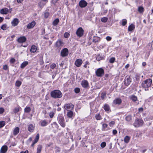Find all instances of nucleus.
<instances>
[{
    "label": "nucleus",
    "mask_w": 153,
    "mask_h": 153,
    "mask_svg": "<svg viewBox=\"0 0 153 153\" xmlns=\"http://www.w3.org/2000/svg\"><path fill=\"white\" fill-rule=\"evenodd\" d=\"M51 97L54 98H60L62 96L61 92L59 90H54L51 93Z\"/></svg>",
    "instance_id": "1"
},
{
    "label": "nucleus",
    "mask_w": 153,
    "mask_h": 153,
    "mask_svg": "<svg viewBox=\"0 0 153 153\" xmlns=\"http://www.w3.org/2000/svg\"><path fill=\"white\" fill-rule=\"evenodd\" d=\"M64 107L65 109L68 111H69L67 112V115H73V112L71 111V110L74 107V105L73 104L69 103L65 104Z\"/></svg>",
    "instance_id": "2"
},
{
    "label": "nucleus",
    "mask_w": 153,
    "mask_h": 153,
    "mask_svg": "<svg viewBox=\"0 0 153 153\" xmlns=\"http://www.w3.org/2000/svg\"><path fill=\"white\" fill-rule=\"evenodd\" d=\"M151 79H149L145 80L142 84V86L144 88H148L150 87L152 83Z\"/></svg>",
    "instance_id": "3"
},
{
    "label": "nucleus",
    "mask_w": 153,
    "mask_h": 153,
    "mask_svg": "<svg viewBox=\"0 0 153 153\" xmlns=\"http://www.w3.org/2000/svg\"><path fill=\"white\" fill-rule=\"evenodd\" d=\"M143 120L137 118L133 124V126L135 127H138L142 126L143 123Z\"/></svg>",
    "instance_id": "4"
},
{
    "label": "nucleus",
    "mask_w": 153,
    "mask_h": 153,
    "mask_svg": "<svg viewBox=\"0 0 153 153\" xmlns=\"http://www.w3.org/2000/svg\"><path fill=\"white\" fill-rule=\"evenodd\" d=\"M96 75L98 77H101L104 74V70L102 68L98 69L96 71Z\"/></svg>",
    "instance_id": "5"
},
{
    "label": "nucleus",
    "mask_w": 153,
    "mask_h": 153,
    "mask_svg": "<svg viewBox=\"0 0 153 153\" xmlns=\"http://www.w3.org/2000/svg\"><path fill=\"white\" fill-rule=\"evenodd\" d=\"M58 120L61 126L63 127L65 126L64 123V119L62 115H59L58 117Z\"/></svg>",
    "instance_id": "6"
},
{
    "label": "nucleus",
    "mask_w": 153,
    "mask_h": 153,
    "mask_svg": "<svg viewBox=\"0 0 153 153\" xmlns=\"http://www.w3.org/2000/svg\"><path fill=\"white\" fill-rule=\"evenodd\" d=\"M64 43L61 39L58 40L55 43V46L58 49H60L63 45Z\"/></svg>",
    "instance_id": "7"
},
{
    "label": "nucleus",
    "mask_w": 153,
    "mask_h": 153,
    "mask_svg": "<svg viewBox=\"0 0 153 153\" xmlns=\"http://www.w3.org/2000/svg\"><path fill=\"white\" fill-rule=\"evenodd\" d=\"M83 32L84 30L83 29L82 27H80L77 30L76 34L78 36L81 37L83 36Z\"/></svg>",
    "instance_id": "8"
},
{
    "label": "nucleus",
    "mask_w": 153,
    "mask_h": 153,
    "mask_svg": "<svg viewBox=\"0 0 153 153\" xmlns=\"http://www.w3.org/2000/svg\"><path fill=\"white\" fill-rule=\"evenodd\" d=\"M131 79L130 76H127L124 80V84L128 86L129 85L131 82Z\"/></svg>",
    "instance_id": "9"
},
{
    "label": "nucleus",
    "mask_w": 153,
    "mask_h": 153,
    "mask_svg": "<svg viewBox=\"0 0 153 153\" xmlns=\"http://www.w3.org/2000/svg\"><path fill=\"white\" fill-rule=\"evenodd\" d=\"M68 50L67 48L63 49L61 52V55L63 57L66 56L68 54Z\"/></svg>",
    "instance_id": "10"
},
{
    "label": "nucleus",
    "mask_w": 153,
    "mask_h": 153,
    "mask_svg": "<svg viewBox=\"0 0 153 153\" xmlns=\"http://www.w3.org/2000/svg\"><path fill=\"white\" fill-rule=\"evenodd\" d=\"M87 3L84 0H82L79 1V5L82 8L85 7L87 5Z\"/></svg>",
    "instance_id": "11"
},
{
    "label": "nucleus",
    "mask_w": 153,
    "mask_h": 153,
    "mask_svg": "<svg viewBox=\"0 0 153 153\" xmlns=\"http://www.w3.org/2000/svg\"><path fill=\"white\" fill-rule=\"evenodd\" d=\"M82 61L81 59H77L75 61L74 64L77 67H79L82 63Z\"/></svg>",
    "instance_id": "12"
},
{
    "label": "nucleus",
    "mask_w": 153,
    "mask_h": 153,
    "mask_svg": "<svg viewBox=\"0 0 153 153\" xmlns=\"http://www.w3.org/2000/svg\"><path fill=\"white\" fill-rule=\"evenodd\" d=\"M8 149L7 146L6 145H4L2 146L0 150V153H6Z\"/></svg>",
    "instance_id": "13"
},
{
    "label": "nucleus",
    "mask_w": 153,
    "mask_h": 153,
    "mask_svg": "<svg viewBox=\"0 0 153 153\" xmlns=\"http://www.w3.org/2000/svg\"><path fill=\"white\" fill-rule=\"evenodd\" d=\"M36 25V22L33 21L29 23L27 25V28L28 29L32 28L35 26Z\"/></svg>",
    "instance_id": "14"
},
{
    "label": "nucleus",
    "mask_w": 153,
    "mask_h": 153,
    "mask_svg": "<svg viewBox=\"0 0 153 153\" xmlns=\"http://www.w3.org/2000/svg\"><path fill=\"white\" fill-rule=\"evenodd\" d=\"M81 84L82 87L84 88H87L89 86L88 83L86 80H84L82 81Z\"/></svg>",
    "instance_id": "15"
},
{
    "label": "nucleus",
    "mask_w": 153,
    "mask_h": 153,
    "mask_svg": "<svg viewBox=\"0 0 153 153\" xmlns=\"http://www.w3.org/2000/svg\"><path fill=\"white\" fill-rule=\"evenodd\" d=\"M9 12V10L7 8H4L1 10L0 13L3 14H6Z\"/></svg>",
    "instance_id": "16"
},
{
    "label": "nucleus",
    "mask_w": 153,
    "mask_h": 153,
    "mask_svg": "<svg viewBox=\"0 0 153 153\" xmlns=\"http://www.w3.org/2000/svg\"><path fill=\"white\" fill-rule=\"evenodd\" d=\"M26 40V37L24 36L20 37L17 39L18 42L20 43H22L25 42Z\"/></svg>",
    "instance_id": "17"
},
{
    "label": "nucleus",
    "mask_w": 153,
    "mask_h": 153,
    "mask_svg": "<svg viewBox=\"0 0 153 153\" xmlns=\"http://www.w3.org/2000/svg\"><path fill=\"white\" fill-rule=\"evenodd\" d=\"M122 100L120 98L115 99L113 101V103L115 105H120L122 103Z\"/></svg>",
    "instance_id": "18"
},
{
    "label": "nucleus",
    "mask_w": 153,
    "mask_h": 153,
    "mask_svg": "<svg viewBox=\"0 0 153 153\" xmlns=\"http://www.w3.org/2000/svg\"><path fill=\"white\" fill-rule=\"evenodd\" d=\"M19 23V20L18 19L15 18L11 22L12 25L13 26L15 27L17 26Z\"/></svg>",
    "instance_id": "19"
},
{
    "label": "nucleus",
    "mask_w": 153,
    "mask_h": 153,
    "mask_svg": "<svg viewBox=\"0 0 153 153\" xmlns=\"http://www.w3.org/2000/svg\"><path fill=\"white\" fill-rule=\"evenodd\" d=\"M129 98L133 102H135L137 100V97L134 95H131L129 97Z\"/></svg>",
    "instance_id": "20"
},
{
    "label": "nucleus",
    "mask_w": 153,
    "mask_h": 153,
    "mask_svg": "<svg viewBox=\"0 0 153 153\" xmlns=\"http://www.w3.org/2000/svg\"><path fill=\"white\" fill-rule=\"evenodd\" d=\"M19 128L18 127L15 128L13 131V134L14 135H16L19 133Z\"/></svg>",
    "instance_id": "21"
},
{
    "label": "nucleus",
    "mask_w": 153,
    "mask_h": 153,
    "mask_svg": "<svg viewBox=\"0 0 153 153\" xmlns=\"http://www.w3.org/2000/svg\"><path fill=\"white\" fill-rule=\"evenodd\" d=\"M37 49V47L35 45H32L30 51L31 52L35 53V52Z\"/></svg>",
    "instance_id": "22"
},
{
    "label": "nucleus",
    "mask_w": 153,
    "mask_h": 153,
    "mask_svg": "<svg viewBox=\"0 0 153 153\" xmlns=\"http://www.w3.org/2000/svg\"><path fill=\"white\" fill-rule=\"evenodd\" d=\"M34 126L32 124H30L29 125L28 127V130L30 132H32L34 130Z\"/></svg>",
    "instance_id": "23"
},
{
    "label": "nucleus",
    "mask_w": 153,
    "mask_h": 153,
    "mask_svg": "<svg viewBox=\"0 0 153 153\" xmlns=\"http://www.w3.org/2000/svg\"><path fill=\"white\" fill-rule=\"evenodd\" d=\"M135 28V26L133 24H131L128 27V30L129 31H132Z\"/></svg>",
    "instance_id": "24"
},
{
    "label": "nucleus",
    "mask_w": 153,
    "mask_h": 153,
    "mask_svg": "<svg viewBox=\"0 0 153 153\" xmlns=\"http://www.w3.org/2000/svg\"><path fill=\"white\" fill-rule=\"evenodd\" d=\"M48 123L45 120H42L41 122V126H45L47 125Z\"/></svg>",
    "instance_id": "25"
},
{
    "label": "nucleus",
    "mask_w": 153,
    "mask_h": 153,
    "mask_svg": "<svg viewBox=\"0 0 153 153\" xmlns=\"http://www.w3.org/2000/svg\"><path fill=\"white\" fill-rule=\"evenodd\" d=\"M28 64V62L27 61H25L21 64L20 67L21 68H23L27 65Z\"/></svg>",
    "instance_id": "26"
},
{
    "label": "nucleus",
    "mask_w": 153,
    "mask_h": 153,
    "mask_svg": "<svg viewBox=\"0 0 153 153\" xmlns=\"http://www.w3.org/2000/svg\"><path fill=\"white\" fill-rule=\"evenodd\" d=\"M130 137L128 136H126L124 138V140L125 143H128L130 140Z\"/></svg>",
    "instance_id": "27"
},
{
    "label": "nucleus",
    "mask_w": 153,
    "mask_h": 153,
    "mask_svg": "<svg viewBox=\"0 0 153 153\" xmlns=\"http://www.w3.org/2000/svg\"><path fill=\"white\" fill-rule=\"evenodd\" d=\"M42 148V145H39L37 148L36 153H40Z\"/></svg>",
    "instance_id": "28"
},
{
    "label": "nucleus",
    "mask_w": 153,
    "mask_h": 153,
    "mask_svg": "<svg viewBox=\"0 0 153 153\" xmlns=\"http://www.w3.org/2000/svg\"><path fill=\"white\" fill-rule=\"evenodd\" d=\"M59 22V20L57 18L53 22V25L55 26L57 25Z\"/></svg>",
    "instance_id": "29"
},
{
    "label": "nucleus",
    "mask_w": 153,
    "mask_h": 153,
    "mask_svg": "<svg viewBox=\"0 0 153 153\" xmlns=\"http://www.w3.org/2000/svg\"><path fill=\"white\" fill-rule=\"evenodd\" d=\"M125 119L126 121H130L132 120V117L131 115H127L125 117Z\"/></svg>",
    "instance_id": "30"
},
{
    "label": "nucleus",
    "mask_w": 153,
    "mask_h": 153,
    "mask_svg": "<svg viewBox=\"0 0 153 153\" xmlns=\"http://www.w3.org/2000/svg\"><path fill=\"white\" fill-rule=\"evenodd\" d=\"M104 109L106 111H108L110 109L109 105L107 104H105L104 107Z\"/></svg>",
    "instance_id": "31"
},
{
    "label": "nucleus",
    "mask_w": 153,
    "mask_h": 153,
    "mask_svg": "<svg viewBox=\"0 0 153 153\" xmlns=\"http://www.w3.org/2000/svg\"><path fill=\"white\" fill-rule=\"evenodd\" d=\"M31 110V109L29 107H26L25 109V111L26 113H29Z\"/></svg>",
    "instance_id": "32"
},
{
    "label": "nucleus",
    "mask_w": 153,
    "mask_h": 153,
    "mask_svg": "<svg viewBox=\"0 0 153 153\" xmlns=\"http://www.w3.org/2000/svg\"><path fill=\"white\" fill-rule=\"evenodd\" d=\"M5 124V122L4 121L0 122V128H1L4 126Z\"/></svg>",
    "instance_id": "33"
},
{
    "label": "nucleus",
    "mask_w": 153,
    "mask_h": 153,
    "mask_svg": "<svg viewBox=\"0 0 153 153\" xmlns=\"http://www.w3.org/2000/svg\"><path fill=\"white\" fill-rule=\"evenodd\" d=\"M39 138V134H38L36 135L35 137V140L34 141L35 143H36L38 141Z\"/></svg>",
    "instance_id": "34"
},
{
    "label": "nucleus",
    "mask_w": 153,
    "mask_h": 153,
    "mask_svg": "<svg viewBox=\"0 0 153 153\" xmlns=\"http://www.w3.org/2000/svg\"><path fill=\"white\" fill-rule=\"evenodd\" d=\"M1 28L4 30H6L7 28V25L6 24L3 25L1 26Z\"/></svg>",
    "instance_id": "35"
},
{
    "label": "nucleus",
    "mask_w": 153,
    "mask_h": 153,
    "mask_svg": "<svg viewBox=\"0 0 153 153\" xmlns=\"http://www.w3.org/2000/svg\"><path fill=\"white\" fill-rule=\"evenodd\" d=\"M115 57H112L110 59L109 62L111 63H113L115 62Z\"/></svg>",
    "instance_id": "36"
},
{
    "label": "nucleus",
    "mask_w": 153,
    "mask_h": 153,
    "mask_svg": "<svg viewBox=\"0 0 153 153\" xmlns=\"http://www.w3.org/2000/svg\"><path fill=\"white\" fill-rule=\"evenodd\" d=\"M101 21L103 22H106L108 18L106 17H103L101 19Z\"/></svg>",
    "instance_id": "37"
},
{
    "label": "nucleus",
    "mask_w": 153,
    "mask_h": 153,
    "mask_svg": "<svg viewBox=\"0 0 153 153\" xmlns=\"http://www.w3.org/2000/svg\"><path fill=\"white\" fill-rule=\"evenodd\" d=\"M22 83L19 81H17L16 83V85L17 87H19L21 85Z\"/></svg>",
    "instance_id": "38"
},
{
    "label": "nucleus",
    "mask_w": 153,
    "mask_h": 153,
    "mask_svg": "<svg viewBox=\"0 0 153 153\" xmlns=\"http://www.w3.org/2000/svg\"><path fill=\"white\" fill-rule=\"evenodd\" d=\"M106 93L105 92H103L101 94V97L102 99H103L106 96Z\"/></svg>",
    "instance_id": "39"
},
{
    "label": "nucleus",
    "mask_w": 153,
    "mask_h": 153,
    "mask_svg": "<svg viewBox=\"0 0 153 153\" xmlns=\"http://www.w3.org/2000/svg\"><path fill=\"white\" fill-rule=\"evenodd\" d=\"M19 108L18 107L16 108L13 111L15 114H16L19 111Z\"/></svg>",
    "instance_id": "40"
},
{
    "label": "nucleus",
    "mask_w": 153,
    "mask_h": 153,
    "mask_svg": "<svg viewBox=\"0 0 153 153\" xmlns=\"http://www.w3.org/2000/svg\"><path fill=\"white\" fill-rule=\"evenodd\" d=\"M108 126V125L107 124L105 123H103L102 125V131H104L105 130V128H106Z\"/></svg>",
    "instance_id": "41"
},
{
    "label": "nucleus",
    "mask_w": 153,
    "mask_h": 153,
    "mask_svg": "<svg viewBox=\"0 0 153 153\" xmlns=\"http://www.w3.org/2000/svg\"><path fill=\"white\" fill-rule=\"evenodd\" d=\"M99 39L97 37H95L93 39V41L94 42H98L99 41Z\"/></svg>",
    "instance_id": "42"
},
{
    "label": "nucleus",
    "mask_w": 153,
    "mask_h": 153,
    "mask_svg": "<svg viewBox=\"0 0 153 153\" xmlns=\"http://www.w3.org/2000/svg\"><path fill=\"white\" fill-rule=\"evenodd\" d=\"M138 11L140 13H142L143 11V8L141 7H139L138 8Z\"/></svg>",
    "instance_id": "43"
},
{
    "label": "nucleus",
    "mask_w": 153,
    "mask_h": 153,
    "mask_svg": "<svg viewBox=\"0 0 153 153\" xmlns=\"http://www.w3.org/2000/svg\"><path fill=\"white\" fill-rule=\"evenodd\" d=\"M127 23V20L126 19H123L122 20V25L123 26H125Z\"/></svg>",
    "instance_id": "44"
},
{
    "label": "nucleus",
    "mask_w": 153,
    "mask_h": 153,
    "mask_svg": "<svg viewBox=\"0 0 153 153\" xmlns=\"http://www.w3.org/2000/svg\"><path fill=\"white\" fill-rule=\"evenodd\" d=\"M80 89L78 88H76L74 89V92L76 93H78L80 92Z\"/></svg>",
    "instance_id": "45"
},
{
    "label": "nucleus",
    "mask_w": 153,
    "mask_h": 153,
    "mask_svg": "<svg viewBox=\"0 0 153 153\" xmlns=\"http://www.w3.org/2000/svg\"><path fill=\"white\" fill-rule=\"evenodd\" d=\"M101 146L102 148H104L105 147L106 145V143L104 142L101 143Z\"/></svg>",
    "instance_id": "46"
},
{
    "label": "nucleus",
    "mask_w": 153,
    "mask_h": 153,
    "mask_svg": "<svg viewBox=\"0 0 153 153\" xmlns=\"http://www.w3.org/2000/svg\"><path fill=\"white\" fill-rule=\"evenodd\" d=\"M96 58V59L97 61H100L102 59V57L100 56V55H98L97 56Z\"/></svg>",
    "instance_id": "47"
},
{
    "label": "nucleus",
    "mask_w": 153,
    "mask_h": 153,
    "mask_svg": "<svg viewBox=\"0 0 153 153\" xmlns=\"http://www.w3.org/2000/svg\"><path fill=\"white\" fill-rule=\"evenodd\" d=\"M69 36L70 34L68 33L67 32L65 33L64 34V36L65 38H68L69 37Z\"/></svg>",
    "instance_id": "48"
},
{
    "label": "nucleus",
    "mask_w": 153,
    "mask_h": 153,
    "mask_svg": "<svg viewBox=\"0 0 153 153\" xmlns=\"http://www.w3.org/2000/svg\"><path fill=\"white\" fill-rule=\"evenodd\" d=\"M95 118L97 120H100L102 118L101 115H95Z\"/></svg>",
    "instance_id": "49"
},
{
    "label": "nucleus",
    "mask_w": 153,
    "mask_h": 153,
    "mask_svg": "<svg viewBox=\"0 0 153 153\" xmlns=\"http://www.w3.org/2000/svg\"><path fill=\"white\" fill-rule=\"evenodd\" d=\"M56 67V65L54 63H52L50 65V67L52 69H53Z\"/></svg>",
    "instance_id": "50"
},
{
    "label": "nucleus",
    "mask_w": 153,
    "mask_h": 153,
    "mask_svg": "<svg viewBox=\"0 0 153 153\" xmlns=\"http://www.w3.org/2000/svg\"><path fill=\"white\" fill-rule=\"evenodd\" d=\"M15 61L16 60L14 58H12L10 59V62L11 63L13 64L15 62Z\"/></svg>",
    "instance_id": "51"
},
{
    "label": "nucleus",
    "mask_w": 153,
    "mask_h": 153,
    "mask_svg": "<svg viewBox=\"0 0 153 153\" xmlns=\"http://www.w3.org/2000/svg\"><path fill=\"white\" fill-rule=\"evenodd\" d=\"M49 16V13L48 12H46L45 13V17L46 18H47Z\"/></svg>",
    "instance_id": "52"
},
{
    "label": "nucleus",
    "mask_w": 153,
    "mask_h": 153,
    "mask_svg": "<svg viewBox=\"0 0 153 153\" xmlns=\"http://www.w3.org/2000/svg\"><path fill=\"white\" fill-rule=\"evenodd\" d=\"M4 111V109L2 108H0V114H2Z\"/></svg>",
    "instance_id": "53"
},
{
    "label": "nucleus",
    "mask_w": 153,
    "mask_h": 153,
    "mask_svg": "<svg viewBox=\"0 0 153 153\" xmlns=\"http://www.w3.org/2000/svg\"><path fill=\"white\" fill-rule=\"evenodd\" d=\"M111 38L109 36H107L106 37V39L108 41H110L111 40Z\"/></svg>",
    "instance_id": "54"
},
{
    "label": "nucleus",
    "mask_w": 153,
    "mask_h": 153,
    "mask_svg": "<svg viewBox=\"0 0 153 153\" xmlns=\"http://www.w3.org/2000/svg\"><path fill=\"white\" fill-rule=\"evenodd\" d=\"M8 68V66L7 65H4L3 67V69L4 70H7Z\"/></svg>",
    "instance_id": "55"
},
{
    "label": "nucleus",
    "mask_w": 153,
    "mask_h": 153,
    "mask_svg": "<svg viewBox=\"0 0 153 153\" xmlns=\"http://www.w3.org/2000/svg\"><path fill=\"white\" fill-rule=\"evenodd\" d=\"M153 117H151L150 118L149 117H148L147 118L145 119V120H152V119Z\"/></svg>",
    "instance_id": "56"
},
{
    "label": "nucleus",
    "mask_w": 153,
    "mask_h": 153,
    "mask_svg": "<svg viewBox=\"0 0 153 153\" xmlns=\"http://www.w3.org/2000/svg\"><path fill=\"white\" fill-rule=\"evenodd\" d=\"M117 133V131L116 130L114 129V130H113V134H114L115 135V134H116Z\"/></svg>",
    "instance_id": "57"
},
{
    "label": "nucleus",
    "mask_w": 153,
    "mask_h": 153,
    "mask_svg": "<svg viewBox=\"0 0 153 153\" xmlns=\"http://www.w3.org/2000/svg\"><path fill=\"white\" fill-rule=\"evenodd\" d=\"M114 123V121H111L109 123V125L110 126H112Z\"/></svg>",
    "instance_id": "58"
},
{
    "label": "nucleus",
    "mask_w": 153,
    "mask_h": 153,
    "mask_svg": "<svg viewBox=\"0 0 153 153\" xmlns=\"http://www.w3.org/2000/svg\"><path fill=\"white\" fill-rule=\"evenodd\" d=\"M143 109L142 108H140L138 109L139 112H142L143 111Z\"/></svg>",
    "instance_id": "59"
},
{
    "label": "nucleus",
    "mask_w": 153,
    "mask_h": 153,
    "mask_svg": "<svg viewBox=\"0 0 153 153\" xmlns=\"http://www.w3.org/2000/svg\"><path fill=\"white\" fill-rule=\"evenodd\" d=\"M52 125H54L55 127H56L57 126V124L56 122H54L52 124H51Z\"/></svg>",
    "instance_id": "60"
},
{
    "label": "nucleus",
    "mask_w": 153,
    "mask_h": 153,
    "mask_svg": "<svg viewBox=\"0 0 153 153\" xmlns=\"http://www.w3.org/2000/svg\"><path fill=\"white\" fill-rule=\"evenodd\" d=\"M4 19V18L3 17H0V23Z\"/></svg>",
    "instance_id": "61"
},
{
    "label": "nucleus",
    "mask_w": 153,
    "mask_h": 153,
    "mask_svg": "<svg viewBox=\"0 0 153 153\" xmlns=\"http://www.w3.org/2000/svg\"><path fill=\"white\" fill-rule=\"evenodd\" d=\"M20 153H28V151L27 150H26L25 151L21 152Z\"/></svg>",
    "instance_id": "62"
},
{
    "label": "nucleus",
    "mask_w": 153,
    "mask_h": 153,
    "mask_svg": "<svg viewBox=\"0 0 153 153\" xmlns=\"http://www.w3.org/2000/svg\"><path fill=\"white\" fill-rule=\"evenodd\" d=\"M59 0H52V2L54 4L56 3Z\"/></svg>",
    "instance_id": "63"
},
{
    "label": "nucleus",
    "mask_w": 153,
    "mask_h": 153,
    "mask_svg": "<svg viewBox=\"0 0 153 153\" xmlns=\"http://www.w3.org/2000/svg\"><path fill=\"white\" fill-rule=\"evenodd\" d=\"M129 66V64H127L125 66V68L126 69L128 68Z\"/></svg>",
    "instance_id": "64"
}]
</instances>
